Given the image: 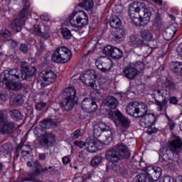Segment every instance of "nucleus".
Instances as JSON below:
<instances>
[{
  "label": "nucleus",
  "mask_w": 182,
  "mask_h": 182,
  "mask_svg": "<svg viewBox=\"0 0 182 182\" xmlns=\"http://www.w3.org/2000/svg\"><path fill=\"white\" fill-rule=\"evenodd\" d=\"M55 63H68L72 59V52L66 46L58 47L51 56Z\"/></svg>",
  "instance_id": "7"
},
{
  "label": "nucleus",
  "mask_w": 182,
  "mask_h": 182,
  "mask_svg": "<svg viewBox=\"0 0 182 182\" xmlns=\"http://www.w3.org/2000/svg\"><path fill=\"white\" fill-rule=\"evenodd\" d=\"M62 161H63V164H65L66 166V165L69 164V163H70V159L68 156H64L62 159Z\"/></svg>",
  "instance_id": "59"
},
{
  "label": "nucleus",
  "mask_w": 182,
  "mask_h": 182,
  "mask_svg": "<svg viewBox=\"0 0 182 182\" xmlns=\"http://www.w3.org/2000/svg\"><path fill=\"white\" fill-rule=\"evenodd\" d=\"M22 150V147L21 145H18L14 152V160H18V158L19 157V151Z\"/></svg>",
  "instance_id": "49"
},
{
  "label": "nucleus",
  "mask_w": 182,
  "mask_h": 182,
  "mask_svg": "<svg viewBox=\"0 0 182 182\" xmlns=\"http://www.w3.org/2000/svg\"><path fill=\"white\" fill-rule=\"evenodd\" d=\"M30 32L33 35H36L37 36H41L43 38V33L41 31V27H39V25H34L33 28L30 29Z\"/></svg>",
  "instance_id": "35"
},
{
  "label": "nucleus",
  "mask_w": 182,
  "mask_h": 182,
  "mask_svg": "<svg viewBox=\"0 0 182 182\" xmlns=\"http://www.w3.org/2000/svg\"><path fill=\"white\" fill-rule=\"evenodd\" d=\"M61 35L64 39H70L72 38V33L67 28H61Z\"/></svg>",
  "instance_id": "36"
},
{
  "label": "nucleus",
  "mask_w": 182,
  "mask_h": 182,
  "mask_svg": "<svg viewBox=\"0 0 182 182\" xmlns=\"http://www.w3.org/2000/svg\"><path fill=\"white\" fill-rule=\"evenodd\" d=\"M80 80L86 85V86H90V87H95L96 85V75L94 72L90 70L87 71L82 75L80 77Z\"/></svg>",
  "instance_id": "15"
},
{
  "label": "nucleus",
  "mask_w": 182,
  "mask_h": 182,
  "mask_svg": "<svg viewBox=\"0 0 182 182\" xmlns=\"http://www.w3.org/2000/svg\"><path fill=\"white\" fill-rule=\"evenodd\" d=\"M0 36L4 39H8V38H11V31L8 29H3L0 31Z\"/></svg>",
  "instance_id": "43"
},
{
  "label": "nucleus",
  "mask_w": 182,
  "mask_h": 182,
  "mask_svg": "<svg viewBox=\"0 0 182 182\" xmlns=\"http://www.w3.org/2000/svg\"><path fill=\"white\" fill-rule=\"evenodd\" d=\"M55 127H56V121H53L52 119H44L40 122V127L43 132H45L46 129Z\"/></svg>",
  "instance_id": "28"
},
{
  "label": "nucleus",
  "mask_w": 182,
  "mask_h": 182,
  "mask_svg": "<svg viewBox=\"0 0 182 182\" xmlns=\"http://www.w3.org/2000/svg\"><path fill=\"white\" fill-rule=\"evenodd\" d=\"M15 102L17 105H23V98L21 95H18L15 99Z\"/></svg>",
  "instance_id": "53"
},
{
  "label": "nucleus",
  "mask_w": 182,
  "mask_h": 182,
  "mask_svg": "<svg viewBox=\"0 0 182 182\" xmlns=\"http://www.w3.org/2000/svg\"><path fill=\"white\" fill-rule=\"evenodd\" d=\"M112 65H113L112 60L105 57H101L95 61V65L97 69L102 72H104V73H107V72H109V70L112 69Z\"/></svg>",
  "instance_id": "12"
},
{
  "label": "nucleus",
  "mask_w": 182,
  "mask_h": 182,
  "mask_svg": "<svg viewBox=\"0 0 182 182\" xmlns=\"http://www.w3.org/2000/svg\"><path fill=\"white\" fill-rule=\"evenodd\" d=\"M68 21L73 28H85L89 23V17L83 11H73L68 16Z\"/></svg>",
  "instance_id": "6"
},
{
  "label": "nucleus",
  "mask_w": 182,
  "mask_h": 182,
  "mask_svg": "<svg viewBox=\"0 0 182 182\" xmlns=\"http://www.w3.org/2000/svg\"><path fill=\"white\" fill-rule=\"evenodd\" d=\"M23 2L25 5L20 13L19 18H16L11 24V28L13 31H16V32H21L22 31V26L25 25V16L28 15V9L31 5L29 0H23Z\"/></svg>",
  "instance_id": "9"
},
{
  "label": "nucleus",
  "mask_w": 182,
  "mask_h": 182,
  "mask_svg": "<svg viewBox=\"0 0 182 182\" xmlns=\"http://www.w3.org/2000/svg\"><path fill=\"white\" fill-rule=\"evenodd\" d=\"M39 144L43 147H49V146L52 145V141L49 140V138L43 137L39 140Z\"/></svg>",
  "instance_id": "38"
},
{
  "label": "nucleus",
  "mask_w": 182,
  "mask_h": 182,
  "mask_svg": "<svg viewBox=\"0 0 182 182\" xmlns=\"http://www.w3.org/2000/svg\"><path fill=\"white\" fill-rule=\"evenodd\" d=\"M140 124L141 127L147 129V134H153V133H157V129L151 127L156 123V115L153 113L148 114H144L141 117Z\"/></svg>",
  "instance_id": "10"
},
{
  "label": "nucleus",
  "mask_w": 182,
  "mask_h": 182,
  "mask_svg": "<svg viewBox=\"0 0 182 182\" xmlns=\"http://www.w3.org/2000/svg\"><path fill=\"white\" fill-rule=\"evenodd\" d=\"M106 105L109 107V109H116L119 105V101L116 100L114 97L108 96L105 100Z\"/></svg>",
  "instance_id": "31"
},
{
  "label": "nucleus",
  "mask_w": 182,
  "mask_h": 182,
  "mask_svg": "<svg viewBox=\"0 0 182 182\" xmlns=\"http://www.w3.org/2000/svg\"><path fill=\"white\" fill-rule=\"evenodd\" d=\"M146 173L137 175L134 180L136 182H153V178L157 181L161 177V168L158 166H148L146 169Z\"/></svg>",
  "instance_id": "5"
},
{
  "label": "nucleus",
  "mask_w": 182,
  "mask_h": 182,
  "mask_svg": "<svg viewBox=\"0 0 182 182\" xmlns=\"http://www.w3.org/2000/svg\"><path fill=\"white\" fill-rule=\"evenodd\" d=\"M0 153H4V154H8V153H9V147L8 146V144H4L1 146Z\"/></svg>",
  "instance_id": "46"
},
{
  "label": "nucleus",
  "mask_w": 182,
  "mask_h": 182,
  "mask_svg": "<svg viewBox=\"0 0 182 182\" xmlns=\"http://www.w3.org/2000/svg\"><path fill=\"white\" fill-rule=\"evenodd\" d=\"M19 69L14 68L6 70L1 75L3 83L6 85L7 89L11 90H19L21 89L19 82L22 80V75H21Z\"/></svg>",
  "instance_id": "4"
},
{
  "label": "nucleus",
  "mask_w": 182,
  "mask_h": 182,
  "mask_svg": "<svg viewBox=\"0 0 182 182\" xmlns=\"http://www.w3.org/2000/svg\"><path fill=\"white\" fill-rule=\"evenodd\" d=\"M10 114L12 117V119H17L18 120H21L22 119V114H21V112L17 109L12 110L10 112Z\"/></svg>",
  "instance_id": "40"
},
{
  "label": "nucleus",
  "mask_w": 182,
  "mask_h": 182,
  "mask_svg": "<svg viewBox=\"0 0 182 182\" xmlns=\"http://www.w3.org/2000/svg\"><path fill=\"white\" fill-rule=\"evenodd\" d=\"M82 136H83V134L79 129L75 131L73 134V137H82Z\"/></svg>",
  "instance_id": "54"
},
{
  "label": "nucleus",
  "mask_w": 182,
  "mask_h": 182,
  "mask_svg": "<svg viewBox=\"0 0 182 182\" xmlns=\"http://www.w3.org/2000/svg\"><path fill=\"white\" fill-rule=\"evenodd\" d=\"M108 116L109 119L114 122L115 126L119 127V125L121 124L124 129H128V127H130V120L123 116L120 111H109Z\"/></svg>",
  "instance_id": "11"
},
{
  "label": "nucleus",
  "mask_w": 182,
  "mask_h": 182,
  "mask_svg": "<svg viewBox=\"0 0 182 182\" xmlns=\"http://www.w3.org/2000/svg\"><path fill=\"white\" fill-rule=\"evenodd\" d=\"M15 124L12 122H8L4 119V114L0 112V133L2 134H9L14 132Z\"/></svg>",
  "instance_id": "13"
},
{
  "label": "nucleus",
  "mask_w": 182,
  "mask_h": 182,
  "mask_svg": "<svg viewBox=\"0 0 182 182\" xmlns=\"http://www.w3.org/2000/svg\"><path fill=\"white\" fill-rule=\"evenodd\" d=\"M134 67V69L136 70H143V69H144V63L141 61H138L135 63Z\"/></svg>",
  "instance_id": "45"
},
{
  "label": "nucleus",
  "mask_w": 182,
  "mask_h": 182,
  "mask_svg": "<svg viewBox=\"0 0 182 182\" xmlns=\"http://www.w3.org/2000/svg\"><path fill=\"white\" fill-rule=\"evenodd\" d=\"M126 112L129 116H135V117H139L137 102L129 103L126 107Z\"/></svg>",
  "instance_id": "24"
},
{
  "label": "nucleus",
  "mask_w": 182,
  "mask_h": 182,
  "mask_svg": "<svg viewBox=\"0 0 182 182\" xmlns=\"http://www.w3.org/2000/svg\"><path fill=\"white\" fill-rule=\"evenodd\" d=\"M169 103H171V105H177V103H178V100H177L176 97H171L169 99Z\"/></svg>",
  "instance_id": "57"
},
{
  "label": "nucleus",
  "mask_w": 182,
  "mask_h": 182,
  "mask_svg": "<svg viewBox=\"0 0 182 182\" xmlns=\"http://www.w3.org/2000/svg\"><path fill=\"white\" fill-rule=\"evenodd\" d=\"M174 127H176V122L169 120V122L166 125V128L169 129V130H174Z\"/></svg>",
  "instance_id": "50"
},
{
  "label": "nucleus",
  "mask_w": 182,
  "mask_h": 182,
  "mask_svg": "<svg viewBox=\"0 0 182 182\" xmlns=\"http://www.w3.org/2000/svg\"><path fill=\"white\" fill-rule=\"evenodd\" d=\"M102 160H103V158L101 156H95L91 159L90 166L97 167L102 163Z\"/></svg>",
  "instance_id": "34"
},
{
  "label": "nucleus",
  "mask_w": 182,
  "mask_h": 182,
  "mask_svg": "<svg viewBox=\"0 0 182 182\" xmlns=\"http://www.w3.org/2000/svg\"><path fill=\"white\" fill-rule=\"evenodd\" d=\"M168 149L175 154H178L182 149V141L180 139L168 141Z\"/></svg>",
  "instance_id": "21"
},
{
  "label": "nucleus",
  "mask_w": 182,
  "mask_h": 182,
  "mask_svg": "<svg viewBox=\"0 0 182 182\" xmlns=\"http://www.w3.org/2000/svg\"><path fill=\"white\" fill-rule=\"evenodd\" d=\"M123 73L125 77H127V79H134V77L137 76L138 72L137 70L134 68V67L129 65L124 69Z\"/></svg>",
  "instance_id": "25"
},
{
  "label": "nucleus",
  "mask_w": 182,
  "mask_h": 182,
  "mask_svg": "<svg viewBox=\"0 0 182 182\" xmlns=\"http://www.w3.org/2000/svg\"><path fill=\"white\" fill-rule=\"evenodd\" d=\"M105 55H111L113 59H120L123 56V52L120 49L112 46H107L102 50Z\"/></svg>",
  "instance_id": "18"
},
{
  "label": "nucleus",
  "mask_w": 182,
  "mask_h": 182,
  "mask_svg": "<svg viewBox=\"0 0 182 182\" xmlns=\"http://www.w3.org/2000/svg\"><path fill=\"white\" fill-rule=\"evenodd\" d=\"M162 86L163 88L154 90L152 93V97L155 100V105L157 106L158 112H161L166 107V105H167V102L170 99L169 90L174 89V85L170 80L165 81Z\"/></svg>",
  "instance_id": "2"
},
{
  "label": "nucleus",
  "mask_w": 182,
  "mask_h": 182,
  "mask_svg": "<svg viewBox=\"0 0 182 182\" xmlns=\"http://www.w3.org/2000/svg\"><path fill=\"white\" fill-rule=\"evenodd\" d=\"M112 39H114L117 42L123 41L124 38V30L123 28H114L110 34Z\"/></svg>",
  "instance_id": "23"
},
{
  "label": "nucleus",
  "mask_w": 182,
  "mask_h": 182,
  "mask_svg": "<svg viewBox=\"0 0 182 182\" xmlns=\"http://www.w3.org/2000/svg\"><path fill=\"white\" fill-rule=\"evenodd\" d=\"M169 68L172 72H174L175 73H177L178 75H180V76H182V63L180 62H172Z\"/></svg>",
  "instance_id": "30"
},
{
  "label": "nucleus",
  "mask_w": 182,
  "mask_h": 182,
  "mask_svg": "<svg viewBox=\"0 0 182 182\" xmlns=\"http://www.w3.org/2000/svg\"><path fill=\"white\" fill-rule=\"evenodd\" d=\"M81 107L86 113H95L97 110V105L96 102L90 98H85L82 100Z\"/></svg>",
  "instance_id": "16"
},
{
  "label": "nucleus",
  "mask_w": 182,
  "mask_h": 182,
  "mask_svg": "<svg viewBox=\"0 0 182 182\" xmlns=\"http://www.w3.org/2000/svg\"><path fill=\"white\" fill-rule=\"evenodd\" d=\"M105 160L112 164L119 163L124 157H130V151L124 144H118L105 153Z\"/></svg>",
  "instance_id": "3"
},
{
  "label": "nucleus",
  "mask_w": 182,
  "mask_h": 182,
  "mask_svg": "<svg viewBox=\"0 0 182 182\" xmlns=\"http://www.w3.org/2000/svg\"><path fill=\"white\" fill-rule=\"evenodd\" d=\"M0 97L1 100L5 101L6 99H8V95H6V93L0 94Z\"/></svg>",
  "instance_id": "63"
},
{
  "label": "nucleus",
  "mask_w": 182,
  "mask_h": 182,
  "mask_svg": "<svg viewBox=\"0 0 182 182\" xmlns=\"http://www.w3.org/2000/svg\"><path fill=\"white\" fill-rule=\"evenodd\" d=\"M41 19L42 21H45L46 22H48V21H49V19H50V17L49 16V15L44 14L41 16Z\"/></svg>",
  "instance_id": "58"
},
{
  "label": "nucleus",
  "mask_w": 182,
  "mask_h": 182,
  "mask_svg": "<svg viewBox=\"0 0 182 182\" xmlns=\"http://www.w3.org/2000/svg\"><path fill=\"white\" fill-rule=\"evenodd\" d=\"M96 139H87V150L89 153H96L98 146H100Z\"/></svg>",
  "instance_id": "26"
},
{
  "label": "nucleus",
  "mask_w": 182,
  "mask_h": 182,
  "mask_svg": "<svg viewBox=\"0 0 182 182\" xmlns=\"http://www.w3.org/2000/svg\"><path fill=\"white\" fill-rule=\"evenodd\" d=\"M91 96L95 100H100L102 99V92L95 91L91 93Z\"/></svg>",
  "instance_id": "44"
},
{
  "label": "nucleus",
  "mask_w": 182,
  "mask_h": 182,
  "mask_svg": "<svg viewBox=\"0 0 182 182\" xmlns=\"http://www.w3.org/2000/svg\"><path fill=\"white\" fill-rule=\"evenodd\" d=\"M129 15L135 26H147L151 18V11L141 1L133 2L129 5Z\"/></svg>",
  "instance_id": "1"
},
{
  "label": "nucleus",
  "mask_w": 182,
  "mask_h": 182,
  "mask_svg": "<svg viewBox=\"0 0 182 182\" xmlns=\"http://www.w3.org/2000/svg\"><path fill=\"white\" fill-rule=\"evenodd\" d=\"M19 49L23 53H26V52H28V45H26V44H21L20 46Z\"/></svg>",
  "instance_id": "52"
},
{
  "label": "nucleus",
  "mask_w": 182,
  "mask_h": 182,
  "mask_svg": "<svg viewBox=\"0 0 182 182\" xmlns=\"http://www.w3.org/2000/svg\"><path fill=\"white\" fill-rule=\"evenodd\" d=\"M163 182H182V176H178L176 181H174L173 177L166 176L164 178Z\"/></svg>",
  "instance_id": "39"
},
{
  "label": "nucleus",
  "mask_w": 182,
  "mask_h": 182,
  "mask_svg": "<svg viewBox=\"0 0 182 182\" xmlns=\"http://www.w3.org/2000/svg\"><path fill=\"white\" fill-rule=\"evenodd\" d=\"M103 132H109L112 133V129L103 122L95 124L94 127V137H100Z\"/></svg>",
  "instance_id": "20"
},
{
  "label": "nucleus",
  "mask_w": 182,
  "mask_h": 182,
  "mask_svg": "<svg viewBox=\"0 0 182 182\" xmlns=\"http://www.w3.org/2000/svg\"><path fill=\"white\" fill-rule=\"evenodd\" d=\"M177 32V26L172 24L166 28L165 32L164 33V37L166 41H171L174 38V35Z\"/></svg>",
  "instance_id": "22"
},
{
  "label": "nucleus",
  "mask_w": 182,
  "mask_h": 182,
  "mask_svg": "<svg viewBox=\"0 0 182 182\" xmlns=\"http://www.w3.org/2000/svg\"><path fill=\"white\" fill-rule=\"evenodd\" d=\"M113 141V138L112 137H105L102 140L98 139L97 143L100 146H109V144Z\"/></svg>",
  "instance_id": "37"
},
{
  "label": "nucleus",
  "mask_w": 182,
  "mask_h": 182,
  "mask_svg": "<svg viewBox=\"0 0 182 182\" xmlns=\"http://www.w3.org/2000/svg\"><path fill=\"white\" fill-rule=\"evenodd\" d=\"M176 52L179 56L182 58V43H181L176 48Z\"/></svg>",
  "instance_id": "56"
},
{
  "label": "nucleus",
  "mask_w": 182,
  "mask_h": 182,
  "mask_svg": "<svg viewBox=\"0 0 182 182\" xmlns=\"http://www.w3.org/2000/svg\"><path fill=\"white\" fill-rule=\"evenodd\" d=\"M136 109L138 110V117H141L147 113L149 107L144 102H137Z\"/></svg>",
  "instance_id": "29"
},
{
  "label": "nucleus",
  "mask_w": 182,
  "mask_h": 182,
  "mask_svg": "<svg viewBox=\"0 0 182 182\" xmlns=\"http://www.w3.org/2000/svg\"><path fill=\"white\" fill-rule=\"evenodd\" d=\"M45 106H46V102H39L36 105V109L41 110Z\"/></svg>",
  "instance_id": "51"
},
{
  "label": "nucleus",
  "mask_w": 182,
  "mask_h": 182,
  "mask_svg": "<svg viewBox=\"0 0 182 182\" xmlns=\"http://www.w3.org/2000/svg\"><path fill=\"white\" fill-rule=\"evenodd\" d=\"M48 170H53L52 166H50L49 168H36L35 171L36 174H39V173H45V171H48Z\"/></svg>",
  "instance_id": "48"
},
{
  "label": "nucleus",
  "mask_w": 182,
  "mask_h": 182,
  "mask_svg": "<svg viewBox=\"0 0 182 182\" xmlns=\"http://www.w3.org/2000/svg\"><path fill=\"white\" fill-rule=\"evenodd\" d=\"M110 26L114 28V29H117L122 26V21H120L119 17L113 16L110 21Z\"/></svg>",
  "instance_id": "32"
},
{
  "label": "nucleus",
  "mask_w": 182,
  "mask_h": 182,
  "mask_svg": "<svg viewBox=\"0 0 182 182\" xmlns=\"http://www.w3.org/2000/svg\"><path fill=\"white\" fill-rule=\"evenodd\" d=\"M63 95L64 100L61 103V106L65 110H72L73 106L76 105V90L72 87L65 88Z\"/></svg>",
  "instance_id": "8"
},
{
  "label": "nucleus",
  "mask_w": 182,
  "mask_h": 182,
  "mask_svg": "<svg viewBox=\"0 0 182 182\" xmlns=\"http://www.w3.org/2000/svg\"><path fill=\"white\" fill-rule=\"evenodd\" d=\"M8 43L11 46V48H15V46H16V43L14 40H9Z\"/></svg>",
  "instance_id": "62"
},
{
  "label": "nucleus",
  "mask_w": 182,
  "mask_h": 182,
  "mask_svg": "<svg viewBox=\"0 0 182 182\" xmlns=\"http://www.w3.org/2000/svg\"><path fill=\"white\" fill-rule=\"evenodd\" d=\"M145 49H147L146 55H151V53L153 52V48H151V47L146 46Z\"/></svg>",
  "instance_id": "61"
},
{
  "label": "nucleus",
  "mask_w": 182,
  "mask_h": 182,
  "mask_svg": "<svg viewBox=\"0 0 182 182\" xmlns=\"http://www.w3.org/2000/svg\"><path fill=\"white\" fill-rule=\"evenodd\" d=\"M40 77L43 80V83H41V86H48L55 82L56 79V74L52 70H43L40 74Z\"/></svg>",
  "instance_id": "14"
},
{
  "label": "nucleus",
  "mask_w": 182,
  "mask_h": 182,
  "mask_svg": "<svg viewBox=\"0 0 182 182\" xmlns=\"http://www.w3.org/2000/svg\"><path fill=\"white\" fill-rule=\"evenodd\" d=\"M128 45L132 49H141L144 46H146V43L139 35H132L129 36L128 39Z\"/></svg>",
  "instance_id": "17"
},
{
  "label": "nucleus",
  "mask_w": 182,
  "mask_h": 182,
  "mask_svg": "<svg viewBox=\"0 0 182 182\" xmlns=\"http://www.w3.org/2000/svg\"><path fill=\"white\" fill-rule=\"evenodd\" d=\"M80 5L85 11H90L94 6L93 0H82Z\"/></svg>",
  "instance_id": "33"
},
{
  "label": "nucleus",
  "mask_w": 182,
  "mask_h": 182,
  "mask_svg": "<svg viewBox=\"0 0 182 182\" xmlns=\"http://www.w3.org/2000/svg\"><path fill=\"white\" fill-rule=\"evenodd\" d=\"M140 36L141 38V41H143L144 42H151V41H154V36H153V33L150 31V30H141L140 31Z\"/></svg>",
  "instance_id": "27"
},
{
  "label": "nucleus",
  "mask_w": 182,
  "mask_h": 182,
  "mask_svg": "<svg viewBox=\"0 0 182 182\" xmlns=\"http://www.w3.org/2000/svg\"><path fill=\"white\" fill-rule=\"evenodd\" d=\"M50 38V27L48 25H44V33H43V39H49Z\"/></svg>",
  "instance_id": "41"
},
{
  "label": "nucleus",
  "mask_w": 182,
  "mask_h": 182,
  "mask_svg": "<svg viewBox=\"0 0 182 182\" xmlns=\"http://www.w3.org/2000/svg\"><path fill=\"white\" fill-rule=\"evenodd\" d=\"M153 25L159 31H160V29L163 28V23L161 22V19H160L159 18H156L154 19Z\"/></svg>",
  "instance_id": "42"
},
{
  "label": "nucleus",
  "mask_w": 182,
  "mask_h": 182,
  "mask_svg": "<svg viewBox=\"0 0 182 182\" xmlns=\"http://www.w3.org/2000/svg\"><path fill=\"white\" fill-rule=\"evenodd\" d=\"M85 181L83 180V177L82 176H78L77 177L75 180L74 182H84Z\"/></svg>",
  "instance_id": "64"
},
{
  "label": "nucleus",
  "mask_w": 182,
  "mask_h": 182,
  "mask_svg": "<svg viewBox=\"0 0 182 182\" xmlns=\"http://www.w3.org/2000/svg\"><path fill=\"white\" fill-rule=\"evenodd\" d=\"M21 79H28L29 76H33L35 72H36V68L34 67H28V65L25 62H21Z\"/></svg>",
  "instance_id": "19"
},
{
  "label": "nucleus",
  "mask_w": 182,
  "mask_h": 182,
  "mask_svg": "<svg viewBox=\"0 0 182 182\" xmlns=\"http://www.w3.org/2000/svg\"><path fill=\"white\" fill-rule=\"evenodd\" d=\"M74 144L75 146H77V147H80V149H83L85 146H87V142H85L83 141H75L74 142Z\"/></svg>",
  "instance_id": "47"
},
{
  "label": "nucleus",
  "mask_w": 182,
  "mask_h": 182,
  "mask_svg": "<svg viewBox=\"0 0 182 182\" xmlns=\"http://www.w3.org/2000/svg\"><path fill=\"white\" fill-rule=\"evenodd\" d=\"M78 157L83 159H86V157H87V152L85 151H81L78 154Z\"/></svg>",
  "instance_id": "55"
},
{
  "label": "nucleus",
  "mask_w": 182,
  "mask_h": 182,
  "mask_svg": "<svg viewBox=\"0 0 182 182\" xmlns=\"http://www.w3.org/2000/svg\"><path fill=\"white\" fill-rule=\"evenodd\" d=\"M41 137H55L53 134H49L48 132H46L44 134H42Z\"/></svg>",
  "instance_id": "60"
}]
</instances>
